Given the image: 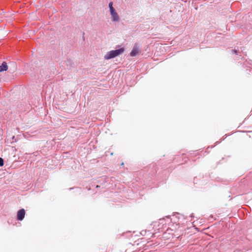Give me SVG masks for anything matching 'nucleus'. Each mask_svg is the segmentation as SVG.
<instances>
[{"label":"nucleus","mask_w":252,"mask_h":252,"mask_svg":"<svg viewBox=\"0 0 252 252\" xmlns=\"http://www.w3.org/2000/svg\"><path fill=\"white\" fill-rule=\"evenodd\" d=\"M26 214L24 209L22 208L19 210L17 213V220L19 221H22L24 220Z\"/></svg>","instance_id":"2"},{"label":"nucleus","mask_w":252,"mask_h":252,"mask_svg":"<svg viewBox=\"0 0 252 252\" xmlns=\"http://www.w3.org/2000/svg\"><path fill=\"white\" fill-rule=\"evenodd\" d=\"M232 54H235L236 56H238L240 54V52L239 50L238 47H235L234 49L230 50Z\"/></svg>","instance_id":"7"},{"label":"nucleus","mask_w":252,"mask_h":252,"mask_svg":"<svg viewBox=\"0 0 252 252\" xmlns=\"http://www.w3.org/2000/svg\"><path fill=\"white\" fill-rule=\"evenodd\" d=\"M15 139V136H13V137H12V139Z\"/></svg>","instance_id":"14"},{"label":"nucleus","mask_w":252,"mask_h":252,"mask_svg":"<svg viewBox=\"0 0 252 252\" xmlns=\"http://www.w3.org/2000/svg\"><path fill=\"white\" fill-rule=\"evenodd\" d=\"M149 232V231H147V230H142L140 232V234L143 235V236H144V235H146V233L147 232Z\"/></svg>","instance_id":"9"},{"label":"nucleus","mask_w":252,"mask_h":252,"mask_svg":"<svg viewBox=\"0 0 252 252\" xmlns=\"http://www.w3.org/2000/svg\"><path fill=\"white\" fill-rule=\"evenodd\" d=\"M110 15H111L112 21L113 22H118L119 21V16L116 11V10H112L110 11Z\"/></svg>","instance_id":"3"},{"label":"nucleus","mask_w":252,"mask_h":252,"mask_svg":"<svg viewBox=\"0 0 252 252\" xmlns=\"http://www.w3.org/2000/svg\"><path fill=\"white\" fill-rule=\"evenodd\" d=\"M70 63H70V61L68 60V61H67V63H66L67 65H68L69 64H70Z\"/></svg>","instance_id":"11"},{"label":"nucleus","mask_w":252,"mask_h":252,"mask_svg":"<svg viewBox=\"0 0 252 252\" xmlns=\"http://www.w3.org/2000/svg\"><path fill=\"white\" fill-rule=\"evenodd\" d=\"M113 155V153H112L111 154V156H112Z\"/></svg>","instance_id":"16"},{"label":"nucleus","mask_w":252,"mask_h":252,"mask_svg":"<svg viewBox=\"0 0 252 252\" xmlns=\"http://www.w3.org/2000/svg\"><path fill=\"white\" fill-rule=\"evenodd\" d=\"M8 69V66L7 63L5 62H2L1 64L0 65V72H3L6 71Z\"/></svg>","instance_id":"5"},{"label":"nucleus","mask_w":252,"mask_h":252,"mask_svg":"<svg viewBox=\"0 0 252 252\" xmlns=\"http://www.w3.org/2000/svg\"><path fill=\"white\" fill-rule=\"evenodd\" d=\"M121 165H124V163H123V162H122V164H121Z\"/></svg>","instance_id":"17"},{"label":"nucleus","mask_w":252,"mask_h":252,"mask_svg":"<svg viewBox=\"0 0 252 252\" xmlns=\"http://www.w3.org/2000/svg\"><path fill=\"white\" fill-rule=\"evenodd\" d=\"M189 217L192 218H193L194 217V216H193V214H191L190 216H189Z\"/></svg>","instance_id":"12"},{"label":"nucleus","mask_w":252,"mask_h":252,"mask_svg":"<svg viewBox=\"0 0 252 252\" xmlns=\"http://www.w3.org/2000/svg\"><path fill=\"white\" fill-rule=\"evenodd\" d=\"M83 39L84 40H85V37L84 36H83Z\"/></svg>","instance_id":"15"},{"label":"nucleus","mask_w":252,"mask_h":252,"mask_svg":"<svg viewBox=\"0 0 252 252\" xmlns=\"http://www.w3.org/2000/svg\"><path fill=\"white\" fill-rule=\"evenodd\" d=\"M220 142L221 141H217V142H216V143H215L216 144L215 145H217L219 144Z\"/></svg>","instance_id":"13"},{"label":"nucleus","mask_w":252,"mask_h":252,"mask_svg":"<svg viewBox=\"0 0 252 252\" xmlns=\"http://www.w3.org/2000/svg\"><path fill=\"white\" fill-rule=\"evenodd\" d=\"M125 51L123 47L108 52L104 56V59L110 60L122 55Z\"/></svg>","instance_id":"1"},{"label":"nucleus","mask_w":252,"mask_h":252,"mask_svg":"<svg viewBox=\"0 0 252 252\" xmlns=\"http://www.w3.org/2000/svg\"><path fill=\"white\" fill-rule=\"evenodd\" d=\"M138 53V46L137 43H135L132 48V50L130 52L129 55L131 57H135L136 56Z\"/></svg>","instance_id":"4"},{"label":"nucleus","mask_w":252,"mask_h":252,"mask_svg":"<svg viewBox=\"0 0 252 252\" xmlns=\"http://www.w3.org/2000/svg\"><path fill=\"white\" fill-rule=\"evenodd\" d=\"M108 6H109L110 11L111 10V9L112 10H115V8L113 7V2H110L109 3Z\"/></svg>","instance_id":"8"},{"label":"nucleus","mask_w":252,"mask_h":252,"mask_svg":"<svg viewBox=\"0 0 252 252\" xmlns=\"http://www.w3.org/2000/svg\"><path fill=\"white\" fill-rule=\"evenodd\" d=\"M161 221V223H163V221H165V224L169 223L171 222V219L169 216H166L165 218H163L162 219L160 220Z\"/></svg>","instance_id":"6"},{"label":"nucleus","mask_w":252,"mask_h":252,"mask_svg":"<svg viewBox=\"0 0 252 252\" xmlns=\"http://www.w3.org/2000/svg\"><path fill=\"white\" fill-rule=\"evenodd\" d=\"M4 165V160L2 158L0 157V166H2Z\"/></svg>","instance_id":"10"}]
</instances>
